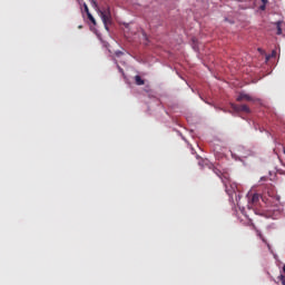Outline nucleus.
<instances>
[{
	"instance_id": "nucleus-5",
	"label": "nucleus",
	"mask_w": 285,
	"mask_h": 285,
	"mask_svg": "<svg viewBox=\"0 0 285 285\" xmlns=\"http://www.w3.org/2000/svg\"><path fill=\"white\" fill-rule=\"evenodd\" d=\"M244 100L245 101H252L253 104H255V101H259V99H257V98H255V97H253V96L242 91L237 96L236 101H244Z\"/></svg>"
},
{
	"instance_id": "nucleus-25",
	"label": "nucleus",
	"mask_w": 285,
	"mask_h": 285,
	"mask_svg": "<svg viewBox=\"0 0 285 285\" xmlns=\"http://www.w3.org/2000/svg\"><path fill=\"white\" fill-rule=\"evenodd\" d=\"M191 153H193V155H195V149L194 148H191Z\"/></svg>"
},
{
	"instance_id": "nucleus-30",
	"label": "nucleus",
	"mask_w": 285,
	"mask_h": 285,
	"mask_svg": "<svg viewBox=\"0 0 285 285\" xmlns=\"http://www.w3.org/2000/svg\"><path fill=\"white\" fill-rule=\"evenodd\" d=\"M259 130H261V132H264V129L261 128Z\"/></svg>"
},
{
	"instance_id": "nucleus-18",
	"label": "nucleus",
	"mask_w": 285,
	"mask_h": 285,
	"mask_svg": "<svg viewBox=\"0 0 285 285\" xmlns=\"http://www.w3.org/2000/svg\"><path fill=\"white\" fill-rule=\"evenodd\" d=\"M259 10L262 11L266 10V4H261Z\"/></svg>"
},
{
	"instance_id": "nucleus-32",
	"label": "nucleus",
	"mask_w": 285,
	"mask_h": 285,
	"mask_svg": "<svg viewBox=\"0 0 285 285\" xmlns=\"http://www.w3.org/2000/svg\"><path fill=\"white\" fill-rule=\"evenodd\" d=\"M261 180H264V177H262Z\"/></svg>"
},
{
	"instance_id": "nucleus-21",
	"label": "nucleus",
	"mask_w": 285,
	"mask_h": 285,
	"mask_svg": "<svg viewBox=\"0 0 285 285\" xmlns=\"http://www.w3.org/2000/svg\"><path fill=\"white\" fill-rule=\"evenodd\" d=\"M91 3L97 8V0H91Z\"/></svg>"
},
{
	"instance_id": "nucleus-3",
	"label": "nucleus",
	"mask_w": 285,
	"mask_h": 285,
	"mask_svg": "<svg viewBox=\"0 0 285 285\" xmlns=\"http://www.w3.org/2000/svg\"><path fill=\"white\" fill-rule=\"evenodd\" d=\"M230 155L232 159H234L235 161H244V159H247V157H250L253 155V151L239 145L235 147L234 151H230Z\"/></svg>"
},
{
	"instance_id": "nucleus-10",
	"label": "nucleus",
	"mask_w": 285,
	"mask_h": 285,
	"mask_svg": "<svg viewBox=\"0 0 285 285\" xmlns=\"http://www.w3.org/2000/svg\"><path fill=\"white\" fill-rule=\"evenodd\" d=\"M282 20H278L276 23H275V26H276V29H277V31H276V35H282Z\"/></svg>"
},
{
	"instance_id": "nucleus-13",
	"label": "nucleus",
	"mask_w": 285,
	"mask_h": 285,
	"mask_svg": "<svg viewBox=\"0 0 285 285\" xmlns=\"http://www.w3.org/2000/svg\"><path fill=\"white\" fill-rule=\"evenodd\" d=\"M257 236L259 237V239H262V242H264L266 244V238H264V235H262V232L257 230Z\"/></svg>"
},
{
	"instance_id": "nucleus-8",
	"label": "nucleus",
	"mask_w": 285,
	"mask_h": 285,
	"mask_svg": "<svg viewBox=\"0 0 285 285\" xmlns=\"http://www.w3.org/2000/svg\"><path fill=\"white\" fill-rule=\"evenodd\" d=\"M240 112H246L247 115H250V108L248 105H240Z\"/></svg>"
},
{
	"instance_id": "nucleus-33",
	"label": "nucleus",
	"mask_w": 285,
	"mask_h": 285,
	"mask_svg": "<svg viewBox=\"0 0 285 285\" xmlns=\"http://www.w3.org/2000/svg\"><path fill=\"white\" fill-rule=\"evenodd\" d=\"M238 1H244V0H238Z\"/></svg>"
},
{
	"instance_id": "nucleus-19",
	"label": "nucleus",
	"mask_w": 285,
	"mask_h": 285,
	"mask_svg": "<svg viewBox=\"0 0 285 285\" xmlns=\"http://www.w3.org/2000/svg\"><path fill=\"white\" fill-rule=\"evenodd\" d=\"M121 55H124V52H121V51L116 52V57H121Z\"/></svg>"
},
{
	"instance_id": "nucleus-9",
	"label": "nucleus",
	"mask_w": 285,
	"mask_h": 285,
	"mask_svg": "<svg viewBox=\"0 0 285 285\" xmlns=\"http://www.w3.org/2000/svg\"><path fill=\"white\" fill-rule=\"evenodd\" d=\"M135 81H136V86H144V83H146L144 79H141V76H136Z\"/></svg>"
},
{
	"instance_id": "nucleus-4",
	"label": "nucleus",
	"mask_w": 285,
	"mask_h": 285,
	"mask_svg": "<svg viewBox=\"0 0 285 285\" xmlns=\"http://www.w3.org/2000/svg\"><path fill=\"white\" fill-rule=\"evenodd\" d=\"M98 13L100 14V18L102 19V23L106 27V29L108 30V23H110L111 19H112V14L110 13V7L98 9Z\"/></svg>"
},
{
	"instance_id": "nucleus-6",
	"label": "nucleus",
	"mask_w": 285,
	"mask_h": 285,
	"mask_svg": "<svg viewBox=\"0 0 285 285\" xmlns=\"http://www.w3.org/2000/svg\"><path fill=\"white\" fill-rule=\"evenodd\" d=\"M259 198L262 199V202H264V204H266V206H268V199H266L265 197H262L259 194H253L252 199H250V204H257V202H259Z\"/></svg>"
},
{
	"instance_id": "nucleus-28",
	"label": "nucleus",
	"mask_w": 285,
	"mask_h": 285,
	"mask_svg": "<svg viewBox=\"0 0 285 285\" xmlns=\"http://www.w3.org/2000/svg\"><path fill=\"white\" fill-rule=\"evenodd\" d=\"M267 247H268V249L271 250V245H269V244H267Z\"/></svg>"
},
{
	"instance_id": "nucleus-26",
	"label": "nucleus",
	"mask_w": 285,
	"mask_h": 285,
	"mask_svg": "<svg viewBox=\"0 0 285 285\" xmlns=\"http://www.w3.org/2000/svg\"><path fill=\"white\" fill-rule=\"evenodd\" d=\"M180 79H181L183 81H186V79H184V77H181V76H180Z\"/></svg>"
},
{
	"instance_id": "nucleus-15",
	"label": "nucleus",
	"mask_w": 285,
	"mask_h": 285,
	"mask_svg": "<svg viewBox=\"0 0 285 285\" xmlns=\"http://www.w3.org/2000/svg\"><path fill=\"white\" fill-rule=\"evenodd\" d=\"M83 9L86 14L90 13V9H88V4L83 3Z\"/></svg>"
},
{
	"instance_id": "nucleus-27",
	"label": "nucleus",
	"mask_w": 285,
	"mask_h": 285,
	"mask_svg": "<svg viewBox=\"0 0 285 285\" xmlns=\"http://www.w3.org/2000/svg\"><path fill=\"white\" fill-rule=\"evenodd\" d=\"M180 137H181V139L186 140V138L184 136L180 135Z\"/></svg>"
},
{
	"instance_id": "nucleus-12",
	"label": "nucleus",
	"mask_w": 285,
	"mask_h": 285,
	"mask_svg": "<svg viewBox=\"0 0 285 285\" xmlns=\"http://www.w3.org/2000/svg\"><path fill=\"white\" fill-rule=\"evenodd\" d=\"M232 108L235 112H240V105L232 104Z\"/></svg>"
},
{
	"instance_id": "nucleus-34",
	"label": "nucleus",
	"mask_w": 285,
	"mask_h": 285,
	"mask_svg": "<svg viewBox=\"0 0 285 285\" xmlns=\"http://www.w3.org/2000/svg\"><path fill=\"white\" fill-rule=\"evenodd\" d=\"M284 155H285V150H284Z\"/></svg>"
},
{
	"instance_id": "nucleus-31",
	"label": "nucleus",
	"mask_w": 285,
	"mask_h": 285,
	"mask_svg": "<svg viewBox=\"0 0 285 285\" xmlns=\"http://www.w3.org/2000/svg\"><path fill=\"white\" fill-rule=\"evenodd\" d=\"M78 28H79V29H81L82 27H81V26H79Z\"/></svg>"
},
{
	"instance_id": "nucleus-14",
	"label": "nucleus",
	"mask_w": 285,
	"mask_h": 285,
	"mask_svg": "<svg viewBox=\"0 0 285 285\" xmlns=\"http://www.w3.org/2000/svg\"><path fill=\"white\" fill-rule=\"evenodd\" d=\"M277 51L273 50L272 53L269 56L266 57V59H271V57H276Z\"/></svg>"
},
{
	"instance_id": "nucleus-24",
	"label": "nucleus",
	"mask_w": 285,
	"mask_h": 285,
	"mask_svg": "<svg viewBox=\"0 0 285 285\" xmlns=\"http://www.w3.org/2000/svg\"><path fill=\"white\" fill-rule=\"evenodd\" d=\"M283 285H285V278H281Z\"/></svg>"
},
{
	"instance_id": "nucleus-2",
	"label": "nucleus",
	"mask_w": 285,
	"mask_h": 285,
	"mask_svg": "<svg viewBox=\"0 0 285 285\" xmlns=\"http://www.w3.org/2000/svg\"><path fill=\"white\" fill-rule=\"evenodd\" d=\"M255 214L261 215V217H266L267 219H282V217H284V207L273 206L263 212L255 209Z\"/></svg>"
},
{
	"instance_id": "nucleus-1",
	"label": "nucleus",
	"mask_w": 285,
	"mask_h": 285,
	"mask_svg": "<svg viewBox=\"0 0 285 285\" xmlns=\"http://www.w3.org/2000/svg\"><path fill=\"white\" fill-rule=\"evenodd\" d=\"M198 166L200 168H208L209 170H213V173L217 175L219 179H222V183L224 184L225 187V191L229 197L230 204H233V206H235L236 204V206H238L239 210H242L243 213L244 210H246V208L242 207V205L239 204V200L242 199V193L237 187V183H230L228 177L224 176V174H222V170L217 169V167H215V165H213V163H210L209 159L200 158L198 161Z\"/></svg>"
},
{
	"instance_id": "nucleus-29",
	"label": "nucleus",
	"mask_w": 285,
	"mask_h": 285,
	"mask_svg": "<svg viewBox=\"0 0 285 285\" xmlns=\"http://www.w3.org/2000/svg\"><path fill=\"white\" fill-rule=\"evenodd\" d=\"M78 1V3H81V1H83V0H77Z\"/></svg>"
},
{
	"instance_id": "nucleus-11",
	"label": "nucleus",
	"mask_w": 285,
	"mask_h": 285,
	"mask_svg": "<svg viewBox=\"0 0 285 285\" xmlns=\"http://www.w3.org/2000/svg\"><path fill=\"white\" fill-rule=\"evenodd\" d=\"M87 17H88L89 21H91V23L94 26H97V20H95V17H92V13H88Z\"/></svg>"
},
{
	"instance_id": "nucleus-23",
	"label": "nucleus",
	"mask_w": 285,
	"mask_h": 285,
	"mask_svg": "<svg viewBox=\"0 0 285 285\" xmlns=\"http://www.w3.org/2000/svg\"><path fill=\"white\" fill-rule=\"evenodd\" d=\"M282 199L281 196H276V202H279Z\"/></svg>"
},
{
	"instance_id": "nucleus-17",
	"label": "nucleus",
	"mask_w": 285,
	"mask_h": 285,
	"mask_svg": "<svg viewBox=\"0 0 285 285\" xmlns=\"http://www.w3.org/2000/svg\"><path fill=\"white\" fill-rule=\"evenodd\" d=\"M214 108H215V110H222L223 112H228L226 109L219 108V107H217V106H214Z\"/></svg>"
},
{
	"instance_id": "nucleus-22",
	"label": "nucleus",
	"mask_w": 285,
	"mask_h": 285,
	"mask_svg": "<svg viewBox=\"0 0 285 285\" xmlns=\"http://www.w3.org/2000/svg\"><path fill=\"white\" fill-rule=\"evenodd\" d=\"M263 6H266L268 3V0H261Z\"/></svg>"
},
{
	"instance_id": "nucleus-7",
	"label": "nucleus",
	"mask_w": 285,
	"mask_h": 285,
	"mask_svg": "<svg viewBox=\"0 0 285 285\" xmlns=\"http://www.w3.org/2000/svg\"><path fill=\"white\" fill-rule=\"evenodd\" d=\"M191 48L195 52H199V45L198 42L195 40V38L191 39Z\"/></svg>"
},
{
	"instance_id": "nucleus-20",
	"label": "nucleus",
	"mask_w": 285,
	"mask_h": 285,
	"mask_svg": "<svg viewBox=\"0 0 285 285\" xmlns=\"http://www.w3.org/2000/svg\"><path fill=\"white\" fill-rule=\"evenodd\" d=\"M117 68H118L119 72L124 73V69H122V68H120V66H119V65H117Z\"/></svg>"
},
{
	"instance_id": "nucleus-16",
	"label": "nucleus",
	"mask_w": 285,
	"mask_h": 285,
	"mask_svg": "<svg viewBox=\"0 0 285 285\" xmlns=\"http://www.w3.org/2000/svg\"><path fill=\"white\" fill-rule=\"evenodd\" d=\"M199 98L202 99V101H204L208 106H213L210 102H208V100L204 99V97H202V95H199Z\"/></svg>"
}]
</instances>
